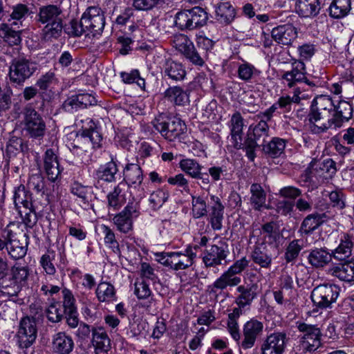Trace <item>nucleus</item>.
I'll use <instances>...</instances> for the list:
<instances>
[{"mask_svg": "<svg viewBox=\"0 0 354 354\" xmlns=\"http://www.w3.org/2000/svg\"><path fill=\"white\" fill-rule=\"evenodd\" d=\"M37 22L44 24L42 38L46 41L57 39L62 36L64 15L62 8L56 5H47L39 8Z\"/></svg>", "mask_w": 354, "mask_h": 354, "instance_id": "obj_1", "label": "nucleus"}, {"mask_svg": "<svg viewBox=\"0 0 354 354\" xmlns=\"http://www.w3.org/2000/svg\"><path fill=\"white\" fill-rule=\"evenodd\" d=\"M326 106H318L315 100L312 102L309 112L307 115L310 131L314 134L326 132L333 126L335 128L334 113L330 104L326 103Z\"/></svg>", "mask_w": 354, "mask_h": 354, "instance_id": "obj_2", "label": "nucleus"}, {"mask_svg": "<svg viewBox=\"0 0 354 354\" xmlns=\"http://www.w3.org/2000/svg\"><path fill=\"white\" fill-rule=\"evenodd\" d=\"M269 137V126L266 121L261 120L254 126L250 125L243 141V150L250 161L257 157L256 149L261 147Z\"/></svg>", "mask_w": 354, "mask_h": 354, "instance_id": "obj_3", "label": "nucleus"}, {"mask_svg": "<svg viewBox=\"0 0 354 354\" xmlns=\"http://www.w3.org/2000/svg\"><path fill=\"white\" fill-rule=\"evenodd\" d=\"M153 127L166 140L171 142L180 138L187 131L184 121L178 117L159 116L151 122Z\"/></svg>", "mask_w": 354, "mask_h": 354, "instance_id": "obj_4", "label": "nucleus"}, {"mask_svg": "<svg viewBox=\"0 0 354 354\" xmlns=\"http://www.w3.org/2000/svg\"><path fill=\"white\" fill-rule=\"evenodd\" d=\"M38 64L30 59L18 57L12 60L9 67V79L15 86H23L37 70Z\"/></svg>", "mask_w": 354, "mask_h": 354, "instance_id": "obj_5", "label": "nucleus"}, {"mask_svg": "<svg viewBox=\"0 0 354 354\" xmlns=\"http://www.w3.org/2000/svg\"><path fill=\"white\" fill-rule=\"evenodd\" d=\"M157 261L174 270H184L193 264L196 254L191 248H187L185 252H161L156 254Z\"/></svg>", "mask_w": 354, "mask_h": 354, "instance_id": "obj_6", "label": "nucleus"}, {"mask_svg": "<svg viewBox=\"0 0 354 354\" xmlns=\"http://www.w3.org/2000/svg\"><path fill=\"white\" fill-rule=\"evenodd\" d=\"M25 129L30 138L41 140L46 131V122L42 116L31 106H26L23 111Z\"/></svg>", "mask_w": 354, "mask_h": 354, "instance_id": "obj_7", "label": "nucleus"}, {"mask_svg": "<svg viewBox=\"0 0 354 354\" xmlns=\"http://www.w3.org/2000/svg\"><path fill=\"white\" fill-rule=\"evenodd\" d=\"M338 286L333 284H321L311 292L310 298L313 305L319 309H326L335 302L339 296Z\"/></svg>", "mask_w": 354, "mask_h": 354, "instance_id": "obj_8", "label": "nucleus"}, {"mask_svg": "<svg viewBox=\"0 0 354 354\" xmlns=\"http://www.w3.org/2000/svg\"><path fill=\"white\" fill-rule=\"evenodd\" d=\"M104 25V12L99 7H88L82 16V26L86 32L90 31L93 36L101 34Z\"/></svg>", "mask_w": 354, "mask_h": 354, "instance_id": "obj_9", "label": "nucleus"}, {"mask_svg": "<svg viewBox=\"0 0 354 354\" xmlns=\"http://www.w3.org/2000/svg\"><path fill=\"white\" fill-rule=\"evenodd\" d=\"M0 297H6L15 304L21 306L28 301L24 288L15 282L8 275L0 279Z\"/></svg>", "mask_w": 354, "mask_h": 354, "instance_id": "obj_10", "label": "nucleus"}, {"mask_svg": "<svg viewBox=\"0 0 354 354\" xmlns=\"http://www.w3.org/2000/svg\"><path fill=\"white\" fill-rule=\"evenodd\" d=\"M77 142L82 146H73L74 153L80 155L82 152H88L90 147L92 149L99 148L101 146L102 137L100 132L93 126H90L88 129H82L77 135Z\"/></svg>", "mask_w": 354, "mask_h": 354, "instance_id": "obj_11", "label": "nucleus"}, {"mask_svg": "<svg viewBox=\"0 0 354 354\" xmlns=\"http://www.w3.org/2000/svg\"><path fill=\"white\" fill-rule=\"evenodd\" d=\"M37 328L35 320L29 317L22 318L17 333V344L20 348H28L35 342Z\"/></svg>", "mask_w": 354, "mask_h": 354, "instance_id": "obj_12", "label": "nucleus"}, {"mask_svg": "<svg viewBox=\"0 0 354 354\" xmlns=\"http://www.w3.org/2000/svg\"><path fill=\"white\" fill-rule=\"evenodd\" d=\"M180 168L187 175L197 180V184L203 189L209 187L210 178L205 168L196 160L190 158L183 159L179 162Z\"/></svg>", "mask_w": 354, "mask_h": 354, "instance_id": "obj_13", "label": "nucleus"}, {"mask_svg": "<svg viewBox=\"0 0 354 354\" xmlns=\"http://www.w3.org/2000/svg\"><path fill=\"white\" fill-rule=\"evenodd\" d=\"M298 330L304 333L301 337V346L304 350L309 352L315 351L322 345L321 330L317 325L300 323L297 326Z\"/></svg>", "mask_w": 354, "mask_h": 354, "instance_id": "obj_14", "label": "nucleus"}, {"mask_svg": "<svg viewBox=\"0 0 354 354\" xmlns=\"http://www.w3.org/2000/svg\"><path fill=\"white\" fill-rule=\"evenodd\" d=\"M263 333V324L252 318L246 322L243 326V335L239 342V346L247 350L252 348Z\"/></svg>", "mask_w": 354, "mask_h": 354, "instance_id": "obj_15", "label": "nucleus"}, {"mask_svg": "<svg viewBox=\"0 0 354 354\" xmlns=\"http://www.w3.org/2000/svg\"><path fill=\"white\" fill-rule=\"evenodd\" d=\"M288 337L286 333H274L267 336L261 346V354H283Z\"/></svg>", "mask_w": 354, "mask_h": 354, "instance_id": "obj_16", "label": "nucleus"}, {"mask_svg": "<svg viewBox=\"0 0 354 354\" xmlns=\"http://www.w3.org/2000/svg\"><path fill=\"white\" fill-rule=\"evenodd\" d=\"M228 254L227 245H212L204 251L203 261L207 268L215 267L223 264V261L226 263L225 259Z\"/></svg>", "mask_w": 354, "mask_h": 354, "instance_id": "obj_17", "label": "nucleus"}, {"mask_svg": "<svg viewBox=\"0 0 354 354\" xmlns=\"http://www.w3.org/2000/svg\"><path fill=\"white\" fill-rule=\"evenodd\" d=\"M8 21H12L10 25L18 28H24L26 26V21L32 14L31 8L28 5L19 3L10 7L8 11Z\"/></svg>", "mask_w": 354, "mask_h": 354, "instance_id": "obj_18", "label": "nucleus"}, {"mask_svg": "<svg viewBox=\"0 0 354 354\" xmlns=\"http://www.w3.org/2000/svg\"><path fill=\"white\" fill-rule=\"evenodd\" d=\"M271 36L277 44L290 46L297 37V30L292 24H286L274 28Z\"/></svg>", "mask_w": 354, "mask_h": 354, "instance_id": "obj_19", "label": "nucleus"}, {"mask_svg": "<svg viewBox=\"0 0 354 354\" xmlns=\"http://www.w3.org/2000/svg\"><path fill=\"white\" fill-rule=\"evenodd\" d=\"M306 70L304 63L302 62H295L292 64V69L287 71L282 75V79L287 82L288 87L291 88L295 86L297 82H304L310 86L315 84L310 82L306 77Z\"/></svg>", "mask_w": 354, "mask_h": 354, "instance_id": "obj_20", "label": "nucleus"}, {"mask_svg": "<svg viewBox=\"0 0 354 354\" xmlns=\"http://www.w3.org/2000/svg\"><path fill=\"white\" fill-rule=\"evenodd\" d=\"M212 203L209 206V222L214 231L222 229L225 207L221 199L216 196H211Z\"/></svg>", "mask_w": 354, "mask_h": 354, "instance_id": "obj_21", "label": "nucleus"}, {"mask_svg": "<svg viewBox=\"0 0 354 354\" xmlns=\"http://www.w3.org/2000/svg\"><path fill=\"white\" fill-rule=\"evenodd\" d=\"M328 218L329 216L326 213L310 214L304 219L298 232L301 236L310 235Z\"/></svg>", "mask_w": 354, "mask_h": 354, "instance_id": "obj_22", "label": "nucleus"}, {"mask_svg": "<svg viewBox=\"0 0 354 354\" xmlns=\"http://www.w3.org/2000/svg\"><path fill=\"white\" fill-rule=\"evenodd\" d=\"M326 104L332 108L334 118L335 120V128H339L344 121H348L352 116L353 108L351 104L346 101H340L337 106L333 105L330 99L325 100Z\"/></svg>", "mask_w": 354, "mask_h": 354, "instance_id": "obj_23", "label": "nucleus"}, {"mask_svg": "<svg viewBox=\"0 0 354 354\" xmlns=\"http://www.w3.org/2000/svg\"><path fill=\"white\" fill-rule=\"evenodd\" d=\"M230 124V136L233 140L234 147L237 149H243V142L242 136L244 124L243 118L239 112L236 111L232 115Z\"/></svg>", "mask_w": 354, "mask_h": 354, "instance_id": "obj_24", "label": "nucleus"}, {"mask_svg": "<svg viewBox=\"0 0 354 354\" xmlns=\"http://www.w3.org/2000/svg\"><path fill=\"white\" fill-rule=\"evenodd\" d=\"M74 348L72 337L64 332L53 335L52 340L53 352L55 354H70Z\"/></svg>", "mask_w": 354, "mask_h": 354, "instance_id": "obj_25", "label": "nucleus"}, {"mask_svg": "<svg viewBox=\"0 0 354 354\" xmlns=\"http://www.w3.org/2000/svg\"><path fill=\"white\" fill-rule=\"evenodd\" d=\"M44 169L50 180L55 182L60 175V168L57 156L52 149H48L44 154Z\"/></svg>", "mask_w": 354, "mask_h": 354, "instance_id": "obj_26", "label": "nucleus"}, {"mask_svg": "<svg viewBox=\"0 0 354 354\" xmlns=\"http://www.w3.org/2000/svg\"><path fill=\"white\" fill-rule=\"evenodd\" d=\"M95 354H107L111 348V341L106 333L102 328H92V341Z\"/></svg>", "mask_w": 354, "mask_h": 354, "instance_id": "obj_27", "label": "nucleus"}, {"mask_svg": "<svg viewBox=\"0 0 354 354\" xmlns=\"http://www.w3.org/2000/svg\"><path fill=\"white\" fill-rule=\"evenodd\" d=\"M321 10L319 0H297L296 12L301 17L314 18Z\"/></svg>", "mask_w": 354, "mask_h": 354, "instance_id": "obj_28", "label": "nucleus"}, {"mask_svg": "<svg viewBox=\"0 0 354 354\" xmlns=\"http://www.w3.org/2000/svg\"><path fill=\"white\" fill-rule=\"evenodd\" d=\"M28 236L24 233L15 237L8 245L7 252L11 258L19 259L25 257L28 250Z\"/></svg>", "mask_w": 354, "mask_h": 354, "instance_id": "obj_29", "label": "nucleus"}, {"mask_svg": "<svg viewBox=\"0 0 354 354\" xmlns=\"http://www.w3.org/2000/svg\"><path fill=\"white\" fill-rule=\"evenodd\" d=\"M307 259L313 268H322L332 261V256L327 248H316L310 251Z\"/></svg>", "mask_w": 354, "mask_h": 354, "instance_id": "obj_30", "label": "nucleus"}, {"mask_svg": "<svg viewBox=\"0 0 354 354\" xmlns=\"http://www.w3.org/2000/svg\"><path fill=\"white\" fill-rule=\"evenodd\" d=\"M251 258L256 264L263 268H269L272 261V254L264 242L254 246Z\"/></svg>", "mask_w": 354, "mask_h": 354, "instance_id": "obj_31", "label": "nucleus"}, {"mask_svg": "<svg viewBox=\"0 0 354 354\" xmlns=\"http://www.w3.org/2000/svg\"><path fill=\"white\" fill-rule=\"evenodd\" d=\"M311 167H314L315 174L325 179L331 178L337 171L336 163L331 158L324 160L313 159Z\"/></svg>", "mask_w": 354, "mask_h": 354, "instance_id": "obj_32", "label": "nucleus"}, {"mask_svg": "<svg viewBox=\"0 0 354 354\" xmlns=\"http://www.w3.org/2000/svg\"><path fill=\"white\" fill-rule=\"evenodd\" d=\"M353 247L351 237L348 234H344L337 248L330 252L332 259L341 261L347 260L352 254Z\"/></svg>", "mask_w": 354, "mask_h": 354, "instance_id": "obj_33", "label": "nucleus"}, {"mask_svg": "<svg viewBox=\"0 0 354 354\" xmlns=\"http://www.w3.org/2000/svg\"><path fill=\"white\" fill-rule=\"evenodd\" d=\"M14 203L17 209L23 207L26 211L32 210V194L24 185H20L15 189Z\"/></svg>", "mask_w": 354, "mask_h": 354, "instance_id": "obj_34", "label": "nucleus"}, {"mask_svg": "<svg viewBox=\"0 0 354 354\" xmlns=\"http://www.w3.org/2000/svg\"><path fill=\"white\" fill-rule=\"evenodd\" d=\"M164 73L169 79L174 81H182L186 77L184 65L171 59H167L164 64Z\"/></svg>", "mask_w": 354, "mask_h": 354, "instance_id": "obj_35", "label": "nucleus"}, {"mask_svg": "<svg viewBox=\"0 0 354 354\" xmlns=\"http://www.w3.org/2000/svg\"><path fill=\"white\" fill-rule=\"evenodd\" d=\"M257 286L256 284L239 286L237 287V291L240 295L236 297L235 302L238 306L245 308L250 306L253 299L257 297Z\"/></svg>", "mask_w": 354, "mask_h": 354, "instance_id": "obj_36", "label": "nucleus"}, {"mask_svg": "<svg viewBox=\"0 0 354 354\" xmlns=\"http://www.w3.org/2000/svg\"><path fill=\"white\" fill-rule=\"evenodd\" d=\"M133 212V207L127 205L123 211L114 216V223L121 232L127 233L131 230Z\"/></svg>", "mask_w": 354, "mask_h": 354, "instance_id": "obj_37", "label": "nucleus"}, {"mask_svg": "<svg viewBox=\"0 0 354 354\" xmlns=\"http://www.w3.org/2000/svg\"><path fill=\"white\" fill-rule=\"evenodd\" d=\"M118 171L116 162L111 158V160L104 165H101L95 171V176L98 180L108 183L115 181V175Z\"/></svg>", "mask_w": 354, "mask_h": 354, "instance_id": "obj_38", "label": "nucleus"}, {"mask_svg": "<svg viewBox=\"0 0 354 354\" xmlns=\"http://www.w3.org/2000/svg\"><path fill=\"white\" fill-rule=\"evenodd\" d=\"M215 11L216 20L225 25L232 23L236 16L235 9L229 2L220 3Z\"/></svg>", "mask_w": 354, "mask_h": 354, "instance_id": "obj_39", "label": "nucleus"}, {"mask_svg": "<svg viewBox=\"0 0 354 354\" xmlns=\"http://www.w3.org/2000/svg\"><path fill=\"white\" fill-rule=\"evenodd\" d=\"M286 142L287 140L285 139L274 137L267 144L265 143L261 147L262 151L271 158H278L283 153Z\"/></svg>", "mask_w": 354, "mask_h": 354, "instance_id": "obj_40", "label": "nucleus"}, {"mask_svg": "<svg viewBox=\"0 0 354 354\" xmlns=\"http://www.w3.org/2000/svg\"><path fill=\"white\" fill-rule=\"evenodd\" d=\"M164 95L165 97L175 105L184 106L189 102V95L180 86L169 87Z\"/></svg>", "mask_w": 354, "mask_h": 354, "instance_id": "obj_41", "label": "nucleus"}, {"mask_svg": "<svg viewBox=\"0 0 354 354\" xmlns=\"http://www.w3.org/2000/svg\"><path fill=\"white\" fill-rule=\"evenodd\" d=\"M351 9V0H333L328 11L329 15L334 19H341L346 16Z\"/></svg>", "mask_w": 354, "mask_h": 354, "instance_id": "obj_42", "label": "nucleus"}, {"mask_svg": "<svg viewBox=\"0 0 354 354\" xmlns=\"http://www.w3.org/2000/svg\"><path fill=\"white\" fill-rule=\"evenodd\" d=\"M10 24H3L0 28V35L8 41L10 45H18L21 43V32L23 28H18L17 26Z\"/></svg>", "mask_w": 354, "mask_h": 354, "instance_id": "obj_43", "label": "nucleus"}, {"mask_svg": "<svg viewBox=\"0 0 354 354\" xmlns=\"http://www.w3.org/2000/svg\"><path fill=\"white\" fill-rule=\"evenodd\" d=\"M29 274L30 270L28 266H22L20 263H16L11 267L8 275L24 288L26 284Z\"/></svg>", "mask_w": 354, "mask_h": 354, "instance_id": "obj_44", "label": "nucleus"}, {"mask_svg": "<svg viewBox=\"0 0 354 354\" xmlns=\"http://www.w3.org/2000/svg\"><path fill=\"white\" fill-rule=\"evenodd\" d=\"M124 180L127 183L140 185L143 180L142 171L137 164H127L124 169Z\"/></svg>", "mask_w": 354, "mask_h": 354, "instance_id": "obj_45", "label": "nucleus"}, {"mask_svg": "<svg viewBox=\"0 0 354 354\" xmlns=\"http://www.w3.org/2000/svg\"><path fill=\"white\" fill-rule=\"evenodd\" d=\"M250 203L254 209L260 210L265 205L266 193L259 183H253L250 187Z\"/></svg>", "mask_w": 354, "mask_h": 354, "instance_id": "obj_46", "label": "nucleus"}, {"mask_svg": "<svg viewBox=\"0 0 354 354\" xmlns=\"http://www.w3.org/2000/svg\"><path fill=\"white\" fill-rule=\"evenodd\" d=\"M241 278L231 276L227 271L224 272L212 284L211 292H216L217 290H224L227 286H235L241 283Z\"/></svg>", "mask_w": 354, "mask_h": 354, "instance_id": "obj_47", "label": "nucleus"}, {"mask_svg": "<svg viewBox=\"0 0 354 354\" xmlns=\"http://www.w3.org/2000/svg\"><path fill=\"white\" fill-rule=\"evenodd\" d=\"M189 10L192 30L202 27L207 24L208 15L204 9L201 7H194Z\"/></svg>", "mask_w": 354, "mask_h": 354, "instance_id": "obj_48", "label": "nucleus"}, {"mask_svg": "<svg viewBox=\"0 0 354 354\" xmlns=\"http://www.w3.org/2000/svg\"><path fill=\"white\" fill-rule=\"evenodd\" d=\"M344 263H339L328 270V273L333 277H337L342 281L351 282V270L350 269V261H344Z\"/></svg>", "mask_w": 354, "mask_h": 354, "instance_id": "obj_49", "label": "nucleus"}, {"mask_svg": "<svg viewBox=\"0 0 354 354\" xmlns=\"http://www.w3.org/2000/svg\"><path fill=\"white\" fill-rule=\"evenodd\" d=\"M63 26L62 33L64 32L70 37H79L86 32L85 28L82 26V19L80 21L73 19L68 23H66L63 19Z\"/></svg>", "mask_w": 354, "mask_h": 354, "instance_id": "obj_50", "label": "nucleus"}, {"mask_svg": "<svg viewBox=\"0 0 354 354\" xmlns=\"http://www.w3.org/2000/svg\"><path fill=\"white\" fill-rule=\"evenodd\" d=\"M96 295L100 301H109L115 296L114 286L109 283L102 282L97 286Z\"/></svg>", "mask_w": 354, "mask_h": 354, "instance_id": "obj_51", "label": "nucleus"}, {"mask_svg": "<svg viewBox=\"0 0 354 354\" xmlns=\"http://www.w3.org/2000/svg\"><path fill=\"white\" fill-rule=\"evenodd\" d=\"M46 313L48 319L53 323H58L64 317V310L59 302L51 304Z\"/></svg>", "mask_w": 354, "mask_h": 354, "instance_id": "obj_52", "label": "nucleus"}, {"mask_svg": "<svg viewBox=\"0 0 354 354\" xmlns=\"http://www.w3.org/2000/svg\"><path fill=\"white\" fill-rule=\"evenodd\" d=\"M262 231L264 234V240L270 245L274 243H277L279 239V233L277 229L274 228V222H268L262 225Z\"/></svg>", "mask_w": 354, "mask_h": 354, "instance_id": "obj_53", "label": "nucleus"}, {"mask_svg": "<svg viewBox=\"0 0 354 354\" xmlns=\"http://www.w3.org/2000/svg\"><path fill=\"white\" fill-rule=\"evenodd\" d=\"M120 77L125 84L136 83L142 89L145 90V80L140 77L138 70H132L130 73L122 72Z\"/></svg>", "mask_w": 354, "mask_h": 354, "instance_id": "obj_54", "label": "nucleus"}, {"mask_svg": "<svg viewBox=\"0 0 354 354\" xmlns=\"http://www.w3.org/2000/svg\"><path fill=\"white\" fill-rule=\"evenodd\" d=\"M169 193L163 189L153 192L149 196V202L153 209H158L167 201Z\"/></svg>", "mask_w": 354, "mask_h": 354, "instance_id": "obj_55", "label": "nucleus"}, {"mask_svg": "<svg viewBox=\"0 0 354 354\" xmlns=\"http://www.w3.org/2000/svg\"><path fill=\"white\" fill-rule=\"evenodd\" d=\"M189 14V10H183L176 15L175 26L180 30H192Z\"/></svg>", "mask_w": 354, "mask_h": 354, "instance_id": "obj_56", "label": "nucleus"}, {"mask_svg": "<svg viewBox=\"0 0 354 354\" xmlns=\"http://www.w3.org/2000/svg\"><path fill=\"white\" fill-rule=\"evenodd\" d=\"M192 214L195 218H200L207 214V205L202 197L192 198Z\"/></svg>", "mask_w": 354, "mask_h": 354, "instance_id": "obj_57", "label": "nucleus"}, {"mask_svg": "<svg viewBox=\"0 0 354 354\" xmlns=\"http://www.w3.org/2000/svg\"><path fill=\"white\" fill-rule=\"evenodd\" d=\"M103 233L104 234V243L109 245L115 254H120V249L119 243L115 239V236L112 230L106 225H102Z\"/></svg>", "mask_w": 354, "mask_h": 354, "instance_id": "obj_58", "label": "nucleus"}, {"mask_svg": "<svg viewBox=\"0 0 354 354\" xmlns=\"http://www.w3.org/2000/svg\"><path fill=\"white\" fill-rule=\"evenodd\" d=\"M182 54L194 65L202 66L205 64L204 58L196 50L194 44Z\"/></svg>", "mask_w": 354, "mask_h": 354, "instance_id": "obj_59", "label": "nucleus"}, {"mask_svg": "<svg viewBox=\"0 0 354 354\" xmlns=\"http://www.w3.org/2000/svg\"><path fill=\"white\" fill-rule=\"evenodd\" d=\"M91 187L85 186L77 181H75L71 186V192L82 200L84 204H88L87 194Z\"/></svg>", "mask_w": 354, "mask_h": 354, "instance_id": "obj_60", "label": "nucleus"}, {"mask_svg": "<svg viewBox=\"0 0 354 354\" xmlns=\"http://www.w3.org/2000/svg\"><path fill=\"white\" fill-rule=\"evenodd\" d=\"M172 43L174 47L181 54L193 44V42L184 34L175 35L173 37Z\"/></svg>", "mask_w": 354, "mask_h": 354, "instance_id": "obj_61", "label": "nucleus"}, {"mask_svg": "<svg viewBox=\"0 0 354 354\" xmlns=\"http://www.w3.org/2000/svg\"><path fill=\"white\" fill-rule=\"evenodd\" d=\"M62 107L68 113H74L78 109H83L78 95H74L68 97L62 104Z\"/></svg>", "mask_w": 354, "mask_h": 354, "instance_id": "obj_62", "label": "nucleus"}, {"mask_svg": "<svg viewBox=\"0 0 354 354\" xmlns=\"http://www.w3.org/2000/svg\"><path fill=\"white\" fill-rule=\"evenodd\" d=\"M302 248L299 244V240L292 241L286 248L285 259L288 263L295 260L299 255Z\"/></svg>", "mask_w": 354, "mask_h": 354, "instance_id": "obj_63", "label": "nucleus"}, {"mask_svg": "<svg viewBox=\"0 0 354 354\" xmlns=\"http://www.w3.org/2000/svg\"><path fill=\"white\" fill-rule=\"evenodd\" d=\"M28 186L41 195L45 194V182L40 174L32 175L28 183Z\"/></svg>", "mask_w": 354, "mask_h": 354, "instance_id": "obj_64", "label": "nucleus"}]
</instances>
